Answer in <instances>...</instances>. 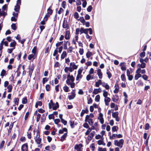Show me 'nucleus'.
<instances>
[{
  "label": "nucleus",
  "mask_w": 151,
  "mask_h": 151,
  "mask_svg": "<svg viewBox=\"0 0 151 151\" xmlns=\"http://www.w3.org/2000/svg\"><path fill=\"white\" fill-rule=\"evenodd\" d=\"M57 49H58V47H57L56 48V49L54 51L53 54V56H55L57 54L58 52Z\"/></svg>",
  "instance_id": "nucleus-52"
},
{
  "label": "nucleus",
  "mask_w": 151,
  "mask_h": 151,
  "mask_svg": "<svg viewBox=\"0 0 151 151\" xmlns=\"http://www.w3.org/2000/svg\"><path fill=\"white\" fill-rule=\"evenodd\" d=\"M119 65L121 67V69L122 70H126V66L125 65L124 63L122 62Z\"/></svg>",
  "instance_id": "nucleus-13"
},
{
  "label": "nucleus",
  "mask_w": 151,
  "mask_h": 151,
  "mask_svg": "<svg viewBox=\"0 0 151 151\" xmlns=\"http://www.w3.org/2000/svg\"><path fill=\"white\" fill-rule=\"evenodd\" d=\"M103 96H104L105 98L107 97V96H108V92L106 91L105 90L103 91Z\"/></svg>",
  "instance_id": "nucleus-36"
},
{
  "label": "nucleus",
  "mask_w": 151,
  "mask_h": 151,
  "mask_svg": "<svg viewBox=\"0 0 151 151\" xmlns=\"http://www.w3.org/2000/svg\"><path fill=\"white\" fill-rule=\"evenodd\" d=\"M106 74L108 75V77L109 78H111V73L110 72H109L108 70H107Z\"/></svg>",
  "instance_id": "nucleus-55"
},
{
  "label": "nucleus",
  "mask_w": 151,
  "mask_h": 151,
  "mask_svg": "<svg viewBox=\"0 0 151 151\" xmlns=\"http://www.w3.org/2000/svg\"><path fill=\"white\" fill-rule=\"evenodd\" d=\"M136 73L134 78L135 80H137L142 76V75L140 73H139V72L138 71L136 72Z\"/></svg>",
  "instance_id": "nucleus-11"
},
{
  "label": "nucleus",
  "mask_w": 151,
  "mask_h": 151,
  "mask_svg": "<svg viewBox=\"0 0 151 151\" xmlns=\"http://www.w3.org/2000/svg\"><path fill=\"white\" fill-rule=\"evenodd\" d=\"M34 66L33 65H32L30 66L29 68V71L33 72V71L34 69Z\"/></svg>",
  "instance_id": "nucleus-58"
},
{
  "label": "nucleus",
  "mask_w": 151,
  "mask_h": 151,
  "mask_svg": "<svg viewBox=\"0 0 151 151\" xmlns=\"http://www.w3.org/2000/svg\"><path fill=\"white\" fill-rule=\"evenodd\" d=\"M92 55V53L90 51H88L86 54V56L88 58H89Z\"/></svg>",
  "instance_id": "nucleus-35"
},
{
  "label": "nucleus",
  "mask_w": 151,
  "mask_h": 151,
  "mask_svg": "<svg viewBox=\"0 0 151 151\" xmlns=\"http://www.w3.org/2000/svg\"><path fill=\"white\" fill-rule=\"evenodd\" d=\"M11 27L12 29L14 30H15L17 29V27L16 26L15 24H12Z\"/></svg>",
  "instance_id": "nucleus-47"
},
{
  "label": "nucleus",
  "mask_w": 151,
  "mask_h": 151,
  "mask_svg": "<svg viewBox=\"0 0 151 151\" xmlns=\"http://www.w3.org/2000/svg\"><path fill=\"white\" fill-rule=\"evenodd\" d=\"M118 127L116 126H113L112 128V132H114L116 131H117L118 129Z\"/></svg>",
  "instance_id": "nucleus-33"
},
{
  "label": "nucleus",
  "mask_w": 151,
  "mask_h": 151,
  "mask_svg": "<svg viewBox=\"0 0 151 151\" xmlns=\"http://www.w3.org/2000/svg\"><path fill=\"white\" fill-rule=\"evenodd\" d=\"M68 98L70 100L73 99L75 97V94L73 93H72L71 95L68 96Z\"/></svg>",
  "instance_id": "nucleus-31"
},
{
  "label": "nucleus",
  "mask_w": 151,
  "mask_h": 151,
  "mask_svg": "<svg viewBox=\"0 0 151 151\" xmlns=\"http://www.w3.org/2000/svg\"><path fill=\"white\" fill-rule=\"evenodd\" d=\"M79 53L81 55H82L84 52L83 49L82 48H80L79 50Z\"/></svg>",
  "instance_id": "nucleus-64"
},
{
  "label": "nucleus",
  "mask_w": 151,
  "mask_h": 151,
  "mask_svg": "<svg viewBox=\"0 0 151 151\" xmlns=\"http://www.w3.org/2000/svg\"><path fill=\"white\" fill-rule=\"evenodd\" d=\"M48 80V78H43L42 83L44 84Z\"/></svg>",
  "instance_id": "nucleus-45"
},
{
  "label": "nucleus",
  "mask_w": 151,
  "mask_h": 151,
  "mask_svg": "<svg viewBox=\"0 0 151 151\" xmlns=\"http://www.w3.org/2000/svg\"><path fill=\"white\" fill-rule=\"evenodd\" d=\"M83 70V68L82 67H81L80 68L78 71V74H81V73L82 72V71Z\"/></svg>",
  "instance_id": "nucleus-37"
},
{
  "label": "nucleus",
  "mask_w": 151,
  "mask_h": 151,
  "mask_svg": "<svg viewBox=\"0 0 151 151\" xmlns=\"http://www.w3.org/2000/svg\"><path fill=\"white\" fill-rule=\"evenodd\" d=\"M119 88H115V90L114 91V92L115 93H118L119 91Z\"/></svg>",
  "instance_id": "nucleus-56"
},
{
  "label": "nucleus",
  "mask_w": 151,
  "mask_h": 151,
  "mask_svg": "<svg viewBox=\"0 0 151 151\" xmlns=\"http://www.w3.org/2000/svg\"><path fill=\"white\" fill-rule=\"evenodd\" d=\"M117 137V134H113L111 136H110L109 138L110 139H114Z\"/></svg>",
  "instance_id": "nucleus-34"
},
{
  "label": "nucleus",
  "mask_w": 151,
  "mask_h": 151,
  "mask_svg": "<svg viewBox=\"0 0 151 151\" xmlns=\"http://www.w3.org/2000/svg\"><path fill=\"white\" fill-rule=\"evenodd\" d=\"M100 99V96L99 95H97L95 97V101L96 102H99Z\"/></svg>",
  "instance_id": "nucleus-39"
},
{
  "label": "nucleus",
  "mask_w": 151,
  "mask_h": 151,
  "mask_svg": "<svg viewBox=\"0 0 151 151\" xmlns=\"http://www.w3.org/2000/svg\"><path fill=\"white\" fill-rule=\"evenodd\" d=\"M19 101V99L18 98H16L14 99V101L15 104H16L17 105H18V104Z\"/></svg>",
  "instance_id": "nucleus-62"
},
{
  "label": "nucleus",
  "mask_w": 151,
  "mask_h": 151,
  "mask_svg": "<svg viewBox=\"0 0 151 151\" xmlns=\"http://www.w3.org/2000/svg\"><path fill=\"white\" fill-rule=\"evenodd\" d=\"M6 73V71L5 70L3 69L2 70L1 72V76L3 77L5 75Z\"/></svg>",
  "instance_id": "nucleus-44"
},
{
  "label": "nucleus",
  "mask_w": 151,
  "mask_h": 151,
  "mask_svg": "<svg viewBox=\"0 0 151 151\" xmlns=\"http://www.w3.org/2000/svg\"><path fill=\"white\" fill-rule=\"evenodd\" d=\"M16 44V42L15 40H13V42H12L10 44V47H15Z\"/></svg>",
  "instance_id": "nucleus-30"
},
{
  "label": "nucleus",
  "mask_w": 151,
  "mask_h": 151,
  "mask_svg": "<svg viewBox=\"0 0 151 151\" xmlns=\"http://www.w3.org/2000/svg\"><path fill=\"white\" fill-rule=\"evenodd\" d=\"M37 136L36 138L35 137V141L37 144H40L41 139V138H40V134L39 133L37 132Z\"/></svg>",
  "instance_id": "nucleus-6"
},
{
  "label": "nucleus",
  "mask_w": 151,
  "mask_h": 151,
  "mask_svg": "<svg viewBox=\"0 0 151 151\" xmlns=\"http://www.w3.org/2000/svg\"><path fill=\"white\" fill-rule=\"evenodd\" d=\"M67 53L65 51L63 52L61 56V58L62 59H63L67 55Z\"/></svg>",
  "instance_id": "nucleus-23"
},
{
  "label": "nucleus",
  "mask_w": 151,
  "mask_h": 151,
  "mask_svg": "<svg viewBox=\"0 0 151 151\" xmlns=\"http://www.w3.org/2000/svg\"><path fill=\"white\" fill-rule=\"evenodd\" d=\"M113 101L116 102H117L119 99V96L117 95H115L114 96V98H112Z\"/></svg>",
  "instance_id": "nucleus-22"
},
{
  "label": "nucleus",
  "mask_w": 151,
  "mask_h": 151,
  "mask_svg": "<svg viewBox=\"0 0 151 151\" xmlns=\"http://www.w3.org/2000/svg\"><path fill=\"white\" fill-rule=\"evenodd\" d=\"M94 72V69H93V68H91L90 69V71L89 72V74L91 75V74H93Z\"/></svg>",
  "instance_id": "nucleus-57"
},
{
  "label": "nucleus",
  "mask_w": 151,
  "mask_h": 151,
  "mask_svg": "<svg viewBox=\"0 0 151 151\" xmlns=\"http://www.w3.org/2000/svg\"><path fill=\"white\" fill-rule=\"evenodd\" d=\"M21 4V0H17V1L16 5L15 6L14 10L16 12L19 13L20 9V6Z\"/></svg>",
  "instance_id": "nucleus-4"
},
{
  "label": "nucleus",
  "mask_w": 151,
  "mask_h": 151,
  "mask_svg": "<svg viewBox=\"0 0 151 151\" xmlns=\"http://www.w3.org/2000/svg\"><path fill=\"white\" fill-rule=\"evenodd\" d=\"M73 48L72 47H69L68 50V52L71 53L72 51Z\"/></svg>",
  "instance_id": "nucleus-60"
},
{
  "label": "nucleus",
  "mask_w": 151,
  "mask_h": 151,
  "mask_svg": "<svg viewBox=\"0 0 151 151\" xmlns=\"http://www.w3.org/2000/svg\"><path fill=\"white\" fill-rule=\"evenodd\" d=\"M101 80L100 79L98 80L95 83V86L96 87H99L100 85H101Z\"/></svg>",
  "instance_id": "nucleus-19"
},
{
  "label": "nucleus",
  "mask_w": 151,
  "mask_h": 151,
  "mask_svg": "<svg viewBox=\"0 0 151 151\" xmlns=\"http://www.w3.org/2000/svg\"><path fill=\"white\" fill-rule=\"evenodd\" d=\"M63 89L65 92H67L68 91L69 88L68 86H64L63 88Z\"/></svg>",
  "instance_id": "nucleus-46"
},
{
  "label": "nucleus",
  "mask_w": 151,
  "mask_h": 151,
  "mask_svg": "<svg viewBox=\"0 0 151 151\" xmlns=\"http://www.w3.org/2000/svg\"><path fill=\"white\" fill-rule=\"evenodd\" d=\"M70 65L71 66L73 69H76L78 68V66L76 65L73 62H71L70 63Z\"/></svg>",
  "instance_id": "nucleus-18"
},
{
  "label": "nucleus",
  "mask_w": 151,
  "mask_h": 151,
  "mask_svg": "<svg viewBox=\"0 0 151 151\" xmlns=\"http://www.w3.org/2000/svg\"><path fill=\"white\" fill-rule=\"evenodd\" d=\"M97 74L99 76V78L100 79H102L103 77V74L101 72V70L100 69H98L97 70Z\"/></svg>",
  "instance_id": "nucleus-10"
},
{
  "label": "nucleus",
  "mask_w": 151,
  "mask_h": 151,
  "mask_svg": "<svg viewBox=\"0 0 151 151\" xmlns=\"http://www.w3.org/2000/svg\"><path fill=\"white\" fill-rule=\"evenodd\" d=\"M101 89L100 88H99L98 89H95L93 91V93L94 94H96L99 93L101 92Z\"/></svg>",
  "instance_id": "nucleus-14"
},
{
  "label": "nucleus",
  "mask_w": 151,
  "mask_h": 151,
  "mask_svg": "<svg viewBox=\"0 0 151 151\" xmlns=\"http://www.w3.org/2000/svg\"><path fill=\"white\" fill-rule=\"evenodd\" d=\"M80 19L81 22L83 24H84V23H85V22L83 17H80Z\"/></svg>",
  "instance_id": "nucleus-54"
},
{
  "label": "nucleus",
  "mask_w": 151,
  "mask_h": 151,
  "mask_svg": "<svg viewBox=\"0 0 151 151\" xmlns=\"http://www.w3.org/2000/svg\"><path fill=\"white\" fill-rule=\"evenodd\" d=\"M146 64L145 63H141V64H138L137 65V67H139L142 68H145L146 66Z\"/></svg>",
  "instance_id": "nucleus-20"
},
{
  "label": "nucleus",
  "mask_w": 151,
  "mask_h": 151,
  "mask_svg": "<svg viewBox=\"0 0 151 151\" xmlns=\"http://www.w3.org/2000/svg\"><path fill=\"white\" fill-rule=\"evenodd\" d=\"M47 13L48 14H50V15H51L52 12V11L51 9L50 8H48L47 10Z\"/></svg>",
  "instance_id": "nucleus-59"
},
{
  "label": "nucleus",
  "mask_w": 151,
  "mask_h": 151,
  "mask_svg": "<svg viewBox=\"0 0 151 151\" xmlns=\"http://www.w3.org/2000/svg\"><path fill=\"white\" fill-rule=\"evenodd\" d=\"M124 143V140L122 139H121L119 140H115L114 141V145L119 147L121 148L123 147Z\"/></svg>",
  "instance_id": "nucleus-2"
},
{
  "label": "nucleus",
  "mask_w": 151,
  "mask_h": 151,
  "mask_svg": "<svg viewBox=\"0 0 151 151\" xmlns=\"http://www.w3.org/2000/svg\"><path fill=\"white\" fill-rule=\"evenodd\" d=\"M34 55L30 54L29 55L28 57V59L29 60H31L32 58H33V59H35Z\"/></svg>",
  "instance_id": "nucleus-40"
},
{
  "label": "nucleus",
  "mask_w": 151,
  "mask_h": 151,
  "mask_svg": "<svg viewBox=\"0 0 151 151\" xmlns=\"http://www.w3.org/2000/svg\"><path fill=\"white\" fill-rule=\"evenodd\" d=\"M67 129L65 128H64L60 130L59 131V134H63L64 132H67Z\"/></svg>",
  "instance_id": "nucleus-25"
},
{
  "label": "nucleus",
  "mask_w": 151,
  "mask_h": 151,
  "mask_svg": "<svg viewBox=\"0 0 151 151\" xmlns=\"http://www.w3.org/2000/svg\"><path fill=\"white\" fill-rule=\"evenodd\" d=\"M111 99L109 97L105 98L104 99V101L105 102V105L106 106H108L109 105V103Z\"/></svg>",
  "instance_id": "nucleus-16"
},
{
  "label": "nucleus",
  "mask_w": 151,
  "mask_h": 151,
  "mask_svg": "<svg viewBox=\"0 0 151 151\" xmlns=\"http://www.w3.org/2000/svg\"><path fill=\"white\" fill-rule=\"evenodd\" d=\"M88 112V110L86 109L85 110H83L81 114V116L82 117L85 113L87 114Z\"/></svg>",
  "instance_id": "nucleus-17"
},
{
  "label": "nucleus",
  "mask_w": 151,
  "mask_h": 151,
  "mask_svg": "<svg viewBox=\"0 0 151 151\" xmlns=\"http://www.w3.org/2000/svg\"><path fill=\"white\" fill-rule=\"evenodd\" d=\"M21 150L22 151H28L27 143H25L22 146Z\"/></svg>",
  "instance_id": "nucleus-8"
},
{
  "label": "nucleus",
  "mask_w": 151,
  "mask_h": 151,
  "mask_svg": "<svg viewBox=\"0 0 151 151\" xmlns=\"http://www.w3.org/2000/svg\"><path fill=\"white\" fill-rule=\"evenodd\" d=\"M3 41H1L0 45V52L1 53L2 52V50L3 49Z\"/></svg>",
  "instance_id": "nucleus-50"
},
{
  "label": "nucleus",
  "mask_w": 151,
  "mask_h": 151,
  "mask_svg": "<svg viewBox=\"0 0 151 151\" xmlns=\"http://www.w3.org/2000/svg\"><path fill=\"white\" fill-rule=\"evenodd\" d=\"M94 115L93 114L91 113L89 115H87L85 118V121L88 122L90 126H92L93 124V118Z\"/></svg>",
  "instance_id": "nucleus-1"
},
{
  "label": "nucleus",
  "mask_w": 151,
  "mask_h": 151,
  "mask_svg": "<svg viewBox=\"0 0 151 151\" xmlns=\"http://www.w3.org/2000/svg\"><path fill=\"white\" fill-rule=\"evenodd\" d=\"M63 28L65 29V30H68L69 28V26L67 22L64 20L63 25Z\"/></svg>",
  "instance_id": "nucleus-9"
},
{
  "label": "nucleus",
  "mask_w": 151,
  "mask_h": 151,
  "mask_svg": "<svg viewBox=\"0 0 151 151\" xmlns=\"http://www.w3.org/2000/svg\"><path fill=\"white\" fill-rule=\"evenodd\" d=\"M70 34V32L69 31L67 30L66 32L65 35V39L68 40L69 39Z\"/></svg>",
  "instance_id": "nucleus-15"
},
{
  "label": "nucleus",
  "mask_w": 151,
  "mask_h": 151,
  "mask_svg": "<svg viewBox=\"0 0 151 151\" xmlns=\"http://www.w3.org/2000/svg\"><path fill=\"white\" fill-rule=\"evenodd\" d=\"M67 136V133H65L61 137L60 140L62 142H63Z\"/></svg>",
  "instance_id": "nucleus-21"
},
{
  "label": "nucleus",
  "mask_w": 151,
  "mask_h": 151,
  "mask_svg": "<svg viewBox=\"0 0 151 151\" xmlns=\"http://www.w3.org/2000/svg\"><path fill=\"white\" fill-rule=\"evenodd\" d=\"M12 85H9L7 87V88L8 89V92H10L12 90Z\"/></svg>",
  "instance_id": "nucleus-32"
},
{
  "label": "nucleus",
  "mask_w": 151,
  "mask_h": 151,
  "mask_svg": "<svg viewBox=\"0 0 151 151\" xmlns=\"http://www.w3.org/2000/svg\"><path fill=\"white\" fill-rule=\"evenodd\" d=\"M82 146V145L81 144L76 145L75 146L74 148L77 150V151H82L81 148Z\"/></svg>",
  "instance_id": "nucleus-7"
},
{
  "label": "nucleus",
  "mask_w": 151,
  "mask_h": 151,
  "mask_svg": "<svg viewBox=\"0 0 151 151\" xmlns=\"http://www.w3.org/2000/svg\"><path fill=\"white\" fill-rule=\"evenodd\" d=\"M98 150V151H107L106 148H102L101 147H99Z\"/></svg>",
  "instance_id": "nucleus-43"
},
{
  "label": "nucleus",
  "mask_w": 151,
  "mask_h": 151,
  "mask_svg": "<svg viewBox=\"0 0 151 151\" xmlns=\"http://www.w3.org/2000/svg\"><path fill=\"white\" fill-rule=\"evenodd\" d=\"M50 16V14H48L47 13L46 14V15L44 18V20L45 21H46L47 19Z\"/></svg>",
  "instance_id": "nucleus-42"
},
{
  "label": "nucleus",
  "mask_w": 151,
  "mask_h": 151,
  "mask_svg": "<svg viewBox=\"0 0 151 151\" xmlns=\"http://www.w3.org/2000/svg\"><path fill=\"white\" fill-rule=\"evenodd\" d=\"M54 104L53 103L52 100H51L48 104L49 109H50L52 107V106Z\"/></svg>",
  "instance_id": "nucleus-29"
},
{
  "label": "nucleus",
  "mask_w": 151,
  "mask_h": 151,
  "mask_svg": "<svg viewBox=\"0 0 151 151\" xmlns=\"http://www.w3.org/2000/svg\"><path fill=\"white\" fill-rule=\"evenodd\" d=\"M59 107L58 104V102H56V104H54L53 106H52V109L54 110H56Z\"/></svg>",
  "instance_id": "nucleus-24"
},
{
  "label": "nucleus",
  "mask_w": 151,
  "mask_h": 151,
  "mask_svg": "<svg viewBox=\"0 0 151 151\" xmlns=\"http://www.w3.org/2000/svg\"><path fill=\"white\" fill-rule=\"evenodd\" d=\"M37 51V47L36 46L34 47L33 49L32 50V53L34 54V55H35Z\"/></svg>",
  "instance_id": "nucleus-38"
},
{
  "label": "nucleus",
  "mask_w": 151,
  "mask_h": 151,
  "mask_svg": "<svg viewBox=\"0 0 151 151\" xmlns=\"http://www.w3.org/2000/svg\"><path fill=\"white\" fill-rule=\"evenodd\" d=\"M27 136L29 139H30L31 138V132H30L28 131L27 132Z\"/></svg>",
  "instance_id": "nucleus-51"
},
{
  "label": "nucleus",
  "mask_w": 151,
  "mask_h": 151,
  "mask_svg": "<svg viewBox=\"0 0 151 151\" xmlns=\"http://www.w3.org/2000/svg\"><path fill=\"white\" fill-rule=\"evenodd\" d=\"M74 80V78L73 76H70V74H68L67 76V80L66 81V83L68 85H70V83L73 82Z\"/></svg>",
  "instance_id": "nucleus-3"
},
{
  "label": "nucleus",
  "mask_w": 151,
  "mask_h": 151,
  "mask_svg": "<svg viewBox=\"0 0 151 151\" xmlns=\"http://www.w3.org/2000/svg\"><path fill=\"white\" fill-rule=\"evenodd\" d=\"M68 41H65L64 42L63 45V48L65 50H66L67 49V44L68 42Z\"/></svg>",
  "instance_id": "nucleus-48"
},
{
  "label": "nucleus",
  "mask_w": 151,
  "mask_h": 151,
  "mask_svg": "<svg viewBox=\"0 0 151 151\" xmlns=\"http://www.w3.org/2000/svg\"><path fill=\"white\" fill-rule=\"evenodd\" d=\"M119 112L117 111L113 112L112 113V116L113 117L115 118L118 116Z\"/></svg>",
  "instance_id": "nucleus-26"
},
{
  "label": "nucleus",
  "mask_w": 151,
  "mask_h": 151,
  "mask_svg": "<svg viewBox=\"0 0 151 151\" xmlns=\"http://www.w3.org/2000/svg\"><path fill=\"white\" fill-rule=\"evenodd\" d=\"M94 76L93 75H91V74H88L86 77V80L87 81H89L90 80H92L94 78Z\"/></svg>",
  "instance_id": "nucleus-12"
},
{
  "label": "nucleus",
  "mask_w": 151,
  "mask_h": 151,
  "mask_svg": "<svg viewBox=\"0 0 151 151\" xmlns=\"http://www.w3.org/2000/svg\"><path fill=\"white\" fill-rule=\"evenodd\" d=\"M83 75L82 74H78L76 77V81H80L82 78Z\"/></svg>",
  "instance_id": "nucleus-28"
},
{
  "label": "nucleus",
  "mask_w": 151,
  "mask_h": 151,
  "mask_svg": "<svg viewBox=\"0 0 151 151\" xmlns=\"http://www.w3.org/2000/svg\"><path fill=\"white\" fill-rule=\"evenodd\" d=\"M121 77L122 81H126V78L124 74H122Z\"/></svg>",
  "instance_id": "nucleus-41"
},
{
  "label": "nucleus",
  "mask_w": 151,
  "mask_h": 151,
  "mask_svg": "<svg viewBox=\"0 0 151 151\" xmlns=\"http://www.w3.org/2000/svg\"><path fill=\"white\" fill-rule=\"evenodd\" d=\"M142 76V78L145 80H147L148 78V76H147L145 74H144Z\"/></svg>",
  "instance_id": "nucleus-49"
},
{
  "label": "nucleus",
  "mask_w": 151,
  "mask_h": 151,
  "mask_svg": "<svg viewBox=\"0 0 151 151\" xmlns=\"http://www.w3.org/2000/svg\"><path fill=\"white\" fill-rule=\"evenodd\" d=\"M90 148L92 149V150L93 151L95 148V145L93 143H92L91 144L90 147Z\"/></svg>",
  "instance_id": "nucleus-61"
},
{
  "label": "nucleus",
  "mask_w": 151,
  "mask_h": 151,
  "mask_svg": "<svg viewBox=\"0 0 151 151\" xmlns=\"http://www.w3.org/2000/svg\"><path fill=\"white\" fill-rule=\"evenodd\" d=\"M103 116V114L101 113H100L99 114V116L98 117V119L99 120L101 124H103L104 123V119Z\"/></svg>",
  "instance_id": "nucleus-5"
},
{
  "label": "nucleus",
  "mask_w": 151,
  "mask_h": 151,
  "mask_svg": "<svg viewBox=\"0 0 151 151\" xmlns=\"http://www.w3.org/2000/svg\"><path fill=\"white\" fill-rule=\"evenodd\" d=\"M74 16L75 18L78 19L79 17L78 13L77 12H76L74 14Z\"/></svg>",
  "instance_id": "nucleus-63"
},
{
  "label": "nucleus",
  "mask_w": 151,
  "mask_h": 151,
  "mask_svg": "<svg viewBox=\"0 0 151 151\" xmlns=\"http://www.w3.org/2000/svg\"><path fill=\"white\" fill-rule=\"evenodd\" d=\"M97 144L99 145H103L105 146L106 145L105 143L101 140H99L97 141Z\"/></svg>",
  "instance_id": "nucleus-27"
},
{
  "label": "nucleus",
  "mask_w": 151,
  "mask_h": 151,
  "mask_svg": "<svg viewBox=\"0 0 151 151\" xmlns=\"http://www.w3.org/2000/svg\"><path fill=\"white\" fill-rule=\"evenodd\" d=\"M92 7L91 6H89L87 8V11L88 12H91L92 9Z\"/></svg>",
  "instance_id": "nucleus-53"
}]
</instances>
